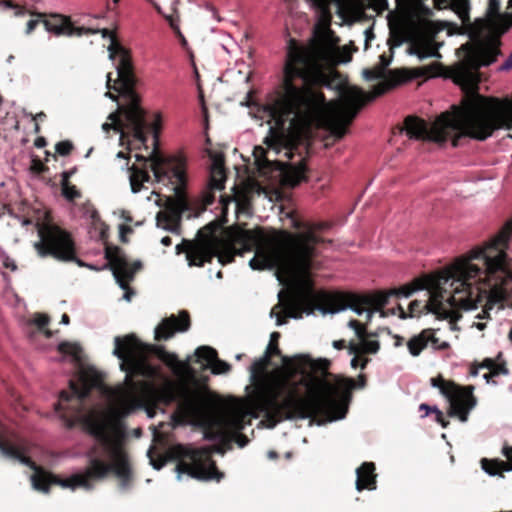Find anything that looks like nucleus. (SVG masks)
Wrapping results in <instances>:
<instances>
[{"instance_id":"obj_42","label":"nucleus","mask_w":512,"mask_h":512,"mask_svg":"<svg viewBox=\"0 0 512 512\" xmlns=\"http://www.w3.org/2000/svg\"><path fill=\"white\" fill-rule=\"evenodd\" d=\"M429 344L434 350L437 351H445L450 348V344L446 341H440L439 338L435 336V330L432 329V337L429 339Z\"/></svg>"},{"instance_id":"obj_49","label":"nucleus","mask_w":512,"mask_h":512,"mask_svg":"<svg viewBox=\"0 0 512 512\" xmlns=\"http://www.w3.org/2000/svg\"><path fill=\"white\" fill-rule=\"evenodd\" d=\"M368 362H369L368 358L360 359L359 355H355L351 360V366L354 369H356L358 366H360L361 369H365Z\"/></svg>"},{"instance_id":"obj_26","label":"nucleus","mask_w":512,"mask_h":512,"mask_svg":"<svg viewBox=\"0 0 512 512\" xmlns=\"http://www.w3.org/2000/svg\"><path fill=\"white\" fill-rule=\"evenodd\" d=\"M432 337V328L422 330L419 334L414 335L407 342L409 353L413 357H417L429 345V339Z\"/></svg>"},{"instance_id":"obj_61","label":"nucleus","mask_w":512,"mask_h":512,"mask_svg":"<svg viewBox=\"0 0 512 512\" xmlns=\"http://www.w3.org/2000/svg\"><path fill=\"white\" fill-rule=\"evenodd\" d=\"M332 345L335 349L342 350V349L346 348V341L344 339L334 340Z\"/></svg>"},{"instance_id":"obj_64","label":"nucleus","mask_w":512,"mask_h":512,"mask_svg":"<svg viewBox=\"0 0 512 512\" xmlns=\"http://www.w3.org/2000/svg\"><path fill=\"white\" fill-rule=\"evenodd\" d=\"M366 381H367L366 376H365L364 374H360V375L358 376V379H357V386H358L359 388H363V387H365V385H366Z\"/></svg>"},{"instance_id":"obj_10","label":"nucleus","mask_w":512,"mask_h":512,"mask_svg":"<svg viewBox=\"0 0 512 512\" xmlns=\"http://www.w3.org/2000/svg\"><path fill=\"white\" fill-rule=\"evenodd\" d=\"M404 81V72L395 69L388 72L385 81L375 85L371 96H367L364 90L357 86L341 89L340 98L329 103V113L325 118L326 129L336 140L342 139L367 101L385 94Z\"/></svg>"},{"instance_id":"obj_38","label":"nucleus","mask_w":512,"mask_h":512,"mask_svg":"<svg viewBox=\"0 0 512 512\" xmlns=\"http://www.w3.org/2000/svg\"><path fill=\"white\" fill-rule=\"evenodd\" d=\"M362 354H375L380 349V343L377 340L365 339L361 342Z\"/></svg>"},{"instance_id":"obj_46","label":"nucleus","mask_w":512,"mask_h":512,"mask_svg":"<svg viewBox=\"0 0 512 512\" xmlns=\"http://www.w3.org/2000/svg\"><path fill=\"white\" fill-rule=\"evenodd\" d=\"M422 312V305L419 300H413L409 304V317H414Z\"/></svg>"},{"instance_id":"obj_43","label":"nucleus","mask_w":512,"mask_h":512,"mask_svg":"<svg viewBox=\"0 0 512 512\" xmlns=\"http://www.w3.org/2000/svg\"><path fill=\"white\" fill-rule=\"evenodd\" d=\"M72 149H73V144L68 140L60 141L55 146L56 152L61 156L69 155L71 153Z\"/></svg>"},{"instance_id":"obj_39","label":"nucleus","mask_w":512,"mask_h":512,"mask_svg":"<svg viewBox=\"0 0 512 512\" xmlns=\"http://www.w3.org/2000/svg\"><path fill=\"white\" fill-rule=\"evenodd\" d=\"M363 75L366 80H378L382 79L385 76V72L383 71V67H375L372 69H365L363 71Z\"/></svg>"},{"instance_id":"obj_32","label":"nucleus","mask_w":512,"mask_h":512,"mask_svg":"<svg viewBox=\"0 0 512 512\" xmlns=\"http://www.w3.org/2000/svg\"><path fill=\"white\" fill-rule=\"evenodd\" d=\"M57 349L60 353L70 355L75 360L81 359L82 348L77 343L64 341L58 344Z\"/></svg>"},{"instance_id":"obj_5","label":"nucleus","mask_w":512,"mask_h":512,"mask_svg":"<svg viewBox=\"0 0 512 512\" xmlns=\"http://www.w3.org/2000/svg\"><path fill=\"white\" fill-rule=\"evenodd\" d=\"M325 240L312 229L291 233L286 230L265 232L263 228L246 229L239 225L226 226V264L234 261L236 255L255 252L249 265L253 270L279 267L288 274L304 279V284L286 303L284 312L276 314V325L281 326L287 318H301L303 313L311 314L315 309L337 313L331 297L336 293L317 292L309 280L313 260L317 256L316 246Z\"/></svg>"},{"instance_id":"obj_28","label":"nucleus","mask_w":512,"mask_h":512,"mask_svg":"<svg viewBox=\"0 0 512 512\" xmlns=\"http://www.w3.org/2000/svg\"><path fill=\"white\" fill-rule=\"evenodd\" d=\"M410 53L417 55L420 60L429 57H441L440 53L438 52V48L430 40H421L415 42L411 47Z\"/></svg>"},{"instance_id":"obj_16","label":"nucleus","mask_w":512,"mask_h":512,"mask_svg":"<svg viewBox=\"0 0 512 512\" xmlns=\"http://www.w3.org/2000/svg\"><path fill=\"white\" fill-rule=\"evenodd\" d=\"M105 259L106 262L102 266L88 263L86 267L95 271L110 269L121 289L127 288V283L123 278L133 280L135 273L142 267L140 260H136L130 264L124 252L118 247L106 248Z\"/></svg>"},{"instance_id":"obj_34","label":"nucleus","mask_w":512,"mask_h":512,"mask_svg":"<svg viewBox=\"0 0 512 512\" xmlns=\"http://www.w3.org/2000/svg\"><path fill=\"white\" fill-rule=\"evenodd\" d=\"M348 326L355 331L356 336L358 337V339L361 342L364 341L365 339H367L370 336L371 337H376L377 336L376 333H370L369 334L367 332L366 325L362 324L361 322H359L356 319H351L348 322Z\"/></svg>"},{"instance_id":"obj_60","label":"nucleus","mask_w":512,"mask_h":512,"mask_svg":"<svg viewBox=\"0 0 512 512\" xmlns=\"http://www.w3.org/2000/svg\"><path fill=\"white\" fill-rule=\"evenodd\" d=\"M512 69V53L506 59V61L499 67L500 71H509Z\"/></svg>"},{"instance_id":"obj_48","label":"nucleus","mask_w":512,"mask_h":512,"mask_svg":"<svg viewBox=\"0 0 512 512\" xmlns=\"http://www.w3.org/2000/svg\"><path fill=\"white\" fill-rule=\"evenodd\" d=\"M433 413L435 414L436 416V421L443 427V428H447L448 425H449V421L446 420V418L444 417L442 411H440L437 407H433Z\"/></svg>"},{"instance_id":"obj_9","label":"nucleus","mask_w":512,"mask_h":512,"mask_svg":"<svg viewBox=\"0 0 512 512\" xmlns=\"http://www.w3.org/2000/svg\"><path fill=\"white\" fill-rule=\"evenodd\" d=\"M283 365L290 369V375L293 380L297 374L301 375V378H305L307 381L306 385H299L309 389V394L305 398H310L315 394L329 395L335 401V405L330 409L328 415L315 414L310 416L308 419L317 420L319 424L326 421H333L345 417L347 407L340 403L335 394H341L345 398L351 396V391L356 387V382L352 378H338L336 385L320 379L317 375L326 377L329 374L328 369L330 367V361L328 359H312L309 355H297L292 358L288 356H282ZM304 397V395H302Z\"/></svg>"},{"instance_id":"obj_24","label":"nucleus","mask_w":512,"mask_h":512,"mask_svg":"<svg viewBox=\"0 0 512 512\" xmlns=\"http://www.w3.org/2000/svg\"><path fill=\"white\" fill-rule=\"evenodd\" d=\"M306 172L307 167L304 159H301L296 165L286 164L281 172V183L287 188H295L301 182L307 180Z\"/></svg>"},{"instance_id":"obj_45","label":"nucleus","mask_w":512,"mask_h":512,"mask_svg":"<svg viewBox=\"0 0 512 512\" xmlns=\"http://www.w3.org/2000/svg\"><path fill=\"white\" fill-rule=\"evenodd\" d=\"M509 373V369L507 368V365L505 362L502 363H494V368L491 372L494 376L499 375H507Z\"/></svg>"},{"instance_id":"obj_8","label":"nucleus","mask_w":512,"mask_h":512,"mask_svg":"<svg viewBox=\"0 0 512 512\" xmlns=\"http://www.w3.org/2000/svg\"><path fill=\"white\" fill-rule=\"evenodd\" d=\"M156 402L169 405L178 401L177 411L173 415L174 425H193L203 428L222 426L224 422V403L215 400L207 391H190L184 386L165 380L151 391Z\"/></svg>"},{"instance_id":"obj_20","label":"nucleus","mask_w":512,"mask_h":512,"mask_svg":"<svg viewBox=\"0 0 512 512\" xmlns=\"http://www.w3.org/2000/svg\"><path fill=\"white\" fill-rule=\"evenodd\" d=\"M97 380H93L92 383H89L85 377V375H81L78 382L70 381V391H61L59 395V401L56 404V410H66L69 409L67 404L75 400L76 405L73 406V409L76 411L80 410V406L82 401L87 398L90 394V390L92 386L96 385Z\"/></svg>"},{"instance_id":"obj_12","label":"nucleus","mask_w":512,"mask_h":512,"mask_svg":"<svg viewBox=\"0 0 512 512\" xmlns=\"http://www.w3.org/2000/svg\"><path fill=\"white\" fill-rule=\"evenodd\" d=\"M170 455L178 460L175 470L179 479L183 473L198 480L217 479L219 481L222 477L207 447L196 448L192 445L177 444L171 448Z\"/></svg>"},{"instance_id":"obj_25","label":"nucleus","mask_w":512,"mask_h":512,"mask_svg":"<svg viewBox=\"0 0 512 512\" xmlns=\"http://www.w3.org/2000/svg\"><path fill=\"white\" fill-rule=\"evenodd\" d=\"M376 467L373 462H363L356 469V489L358 491H362L364 489L367 490H375L377 487L376 480Z\"/></svg>"},{"instance_id":"obj_6","label":"nucleus","mask_w":512,"mask_h":512,"mask_svg":"<svg viewBox=\"0 0 512 512\" xmlns=\"http://www.w3.org/2000/svg\"><path fill=\"white\" fill-rule=\"evenodd\" d=\"M271 357L263 355L256 359L250 367V381L254 393L246 400L240 401L235 411H230L234 398L226 395V452L232 450L234 444L243 448L248 438L241 433L253 418L263 415L267 427L274 428L284 420L307 419L312 415H328L335 401L329 395L315 394L310 398L302 396L299 385H306L305 378L293 380L290 369H284L270 375L268 368Z\"/></svg>"},{"instance_id":"obj_31","label":"nucleus","mask_w":512,"mask_h":512,"mask_svg":"<svg viewBox=\"0 0 512 512\" xmlns=\"http://www.w3.org/2000/svg\"><path fill=\"white\" fill-rule=\"evenodd\" d=\"M481 466H482V469L486 473H488L489 475H492V476H495L498 474L501 475V473L503 471H507L506 470L507 463L505 461L498 460V459L489 460L487 458H483L481 460Z\"/></svg>"},{"instance_id":"obj_50","label":"nucleus","mask_w":512,"mask_h":512,"mask_svg":"<svg viewBox=\"0 0 512 512\" xmlns=\"http://www.w3.org/2000/svg\"><path fill=\"white\" fill-rule=\"evenodd\" d=\"M75 172H76V167L63 171L61 173V182H60L61 186L70 184L69 179L74 175Z\"/></svg>"},{"instance_id":"obj_37","label":"nucleus","mask_w":512,"mask_h":512,"mask_svg":"<svg viewBox=\"0 0 512 512\" xmlns=\"http://www.w3.org/2000/svg\"><path fill=\"white\" fill-rule=\"evenodd\" d=\"M61 194L67 201H73L81 197V192L74 185L61 186Z\"/></svg>"},{"instance_id":"obj_21","label":"nucleus","mask_w":512,"mask_h":512,"mask_svg":"<svg viewBox=\"0 0 512 512\" xmlns=\"http://www.w3.org/2000/svg\"><path fill=\"white\" fill-rule=\"evenodd\" d=\"M126 127L131 132L133 139L142 145L147 141V122L145 112L138 103H131L125 111Z\"/></svg>"},{"instance_id":"obj_7","label":"nucleus","mask_w":512,"mask_h":512,"mask_svg":"<svg viewBox=\"0 0 512 512\" xmlns=\"http://www.w3.org/2000/svg\"><path fill=\"white\" fill-rule=\"evenodd\" d=\"M512 236V221L501 234L482 248L473 249L466 257L454 263V275L465 297L450 298L451 303L458 301L464 309H471L476 302L489 295L493 303H500L512 296V272L508 268L506 249Z\"/></svg>"},{"instance_id":"obj_56","label":"nucleus","mask_w":512,"mask_h":512,"mask_svg":"<svg viewBox=\"0 0 512 512\" xmlns=\"http://www.w3.org/2000/svg\"><path fill=\"white\" fill-rule=\"evenodd\" d=\"M494 363H495V360L492 359V358H485L480 364H479V367L480 368H486L488 369L489 371L492 372L493 368H494Z\"/></svg>"},{"instance_id":"obj_3","label":"nucleus","mask_w":512,"mask_h":512,"mask_svg":"<svg viewBox=\"0 0 512 512\" xmlns=\"http://www.w3.org/2000/svg\"><path fill=\"white\" fill-rule=\"evenodd\" d=\"M339 39L329 27H315L307 44L290 39L281 83L263 104L250 105V114L274 124L280 131L294 126L309 127L326 105L323 87H331L333 61Z\"/></svg>"},{"instance_id":"obj_33","label":"nucleus","mask_w":512,"mask_h":512,"mask_svg":"<svg viewBox=\"0 0 512 512\" xmlns=\"http://www.w3.org/2000/svg\"><path fill=\"white\" fill-rule=\"evenodd\" d=\"M111 81H112L111 73H108L107 74V82H106V87H107L108 91L105 93V96L112 99L113 101L117 100V96L110 92L111 89H114L115 91H118L121 93L129 94V95H131L134 91V88H132L131 90H126L123 87L122 82L119 80V77L115 81L114 85L111 84ZM133 87H135V85Z\"/></svg>"},{"instance_id":"obj_44","label":"nucleus","mask_w":512,"mask_h":512,"mask_svg":"<svg viewBox=\"0 0 512 512\" xmlns=\"http://www.w3.org/2000/svg\"><path fill=\"white\" fill-rule=\"evenodd\" d=\"M204 13L206 14L207 18L213 19L216 22L221 21L220 14L218 10L215 8V6L211 3H206L204 6Z\"/></svg>"},{"instance_id":"obj_13","label":"nucleus","mask_w":512,"mask_h":512,"mask_svg":"<svg viewBox=\"0 0 512 512\" xmlns=\"http://www.w3.org/2000/svg\"><path fill=\"white\" fill-rule=\"evenodd\" d=\"M39 241L34 243V248L40 257L52 256L59 261H76L80 267H86L88 263L75 258L74 243L70 234L58 226L42 224L38 228Z\"/></svg>"},{"instance_id":"obj_15","label":"nucleus","mask_w":512,"mask_h":512,"mask_svg":"<svg viewBox=\"0 0 512 512\" xmlns=\"http://www.w3.org/2000/svg\"><path fill=\"white\" fill-rule=\"evenodd\" d=\"M430 383L433 387L438 388L449 401L448 415L457 417L461 422H466L470 411L477 404V399L473 394L474 386H460L454 381L444 379L442 375L431 378Z\"/></svg>"},{"instance_id":"obj_58","label":"nucleus","mask_w":512,"mask_h":512,"mask_svg":"<svg viewBox=\"0 0 512 512\" xmlns=\"http://www.w3.org/2000/svg\"><path fill=\"white\" fill-rule=\"evenodd\" d=\"M366 312V323L371 322L374 312H377L375 310L374 306H366L362 314Z\"/></svg>"},{"instance_id":"obj_2","label":"nucleus","mask_w":512,"mask_h":512,"mask_svg":"<svg viewBox=\"0 0 512 512\" xmlns=\"http://www.w3.org/2000/svg\"><path fill=\"white\" fill-rule=\"evenodd\" d=\"M204 151L210 160V178L201 200L196 202L189 201L185 193L186 174L182 160L175 156L166 157L156 149L152 151L149 158L139 154L135 155L137 161H144L145 167L149 162L150 170L157 184L163 185L173 192L172 196L166 197L164 209L156 215L158 228L180 235L183 215L187 213L189 219L199 217L207 206L214 203L215 193L220 192L218 199L220 213L217 218L199 229L194 239H183L180 244L176 245V253H185L190 267H202L215 257L221 265H224V194L222 193L224 190V153L209 146H206ZM150 179L147 168L132 167L129 177L132 192H139L142 184L149 182Z\"/></svg>"},{"instance_id":"obj_18","label":"nucleus","mask_w":512,"mask_h":512,"mask_svg":"<svg viewBox=\"0 0 512 512\" xmlns=\"http://www.w3.org/2000/svg\"><path fill=\"white\" fill-rule=\"evenodd\" d=\"M508 8H512V0H509ZM488 14L491 17L498 18L497 28L499 30V33L497 35L490 36L485 41H476V42H472V43L468 42V43L463 44L460 47V50H462L464 52V57L462 58V60H464L466 58L467 53H468V49H466L464 47L466 45L485 44V45H487V47H489L491 49L494 48V45H495L496 48H495L494 52L497 51V54H495V60L492 63H494L497 60L498 56L501 55L500 46L502 43H501L500 37L502 34L507 32L512 27V11L504 13V14H500V0H489Z\"/></svg>"},{"instance_id":"obj_63","label":"nucleus","mask_w":512,"mask_h":512,"mask_svg":"<svg viewBox=\"0 0 512 512\" xmlns=\"http://www.w3.org/2000/svg\"><path fill=\"white\" fill-rule=\"evenodd\" d=\"M380 61H381V63L378 67H383V71L385 72V68L390 64V60L387 59L385 54H382L380 56Z\"/></svg>"},{"instance_id":"obj_40","label":"nucleus","mask_w":512,"mask_h":512,"mask_svg":"<svg viewBox=\"0 0 512 512\" xmlns=\"http://www.w3.org/2000/svg\"><path fill=\"white\" fill-rule=\"evenodd\" d=\"M255 161L259 167L266 166L269 160L266 158V150L261 146H256L253 151Z\"/></svg>"},{"instance_id":"obj_41","label":"nucleus","mask_w":512,"mask_h":512,"mask_svg":"<svg viewBox=\"0 0 512 512\" xmlns=\"http://www.w3.org/2000/svg\"><path fill=\"white\" fill-rule=\"evenodd\" d=\"M153 453H154V448L150 447L149 450L147 451V456L149 457L150 464L152 465V467L154 469L160 470L162 467L165 466V464L167 462V458L160 456L158 459H155L153 456Z\"/></svg>"},{"instance_id":"obj_4","label":"nucleus","mask_w":512,"mask_h":512,"mask_svg":"<svg viewBox=\"0 0 512 512\" xmlns=\"http://www.w3.org/2000/svg\"><path fill=\"white\" fill-rule=\"evenodd\" d=\"M467 56L451 69L453 81L464 92L461 104L452 106L434 121L431 127L418 116H407L404 129L410 139L429 140L445 143L451 139L457 147L463 137L485 141L498 130H512V96L502 98L485 96L479 93L480 68L489 66L495 60L494 48L485 44L466 45Z\"/></svg>"},{"instance_id":"obj_57","label":"nucleus","mask_w":512,"mask_h":512,"mask_svg":"<svg viewBox=\"0 0 512 512\" xmlns=\"http://www.w3.org/2000/svg\"><path fill=\"white\" fill-rule=\"evenodd\" d=\"M435 66L434 65H431V66H425V67H421L419 68V74L420 75H424V76H434L436 75V72H434Z\"/></svg>"},{"instance_id":"obj_55","label":"nucleus","mask_w":512,"mask_h":512,"mask_svg":"<svg viewBox=\"0 0 512 512\" xmlns=\"http://www.w3.org/2000/svg\"><path fill=\"white\" fill-rule=\"evenodd\" d=\"M102 129H103L105 132H109L110 130H112V129H113V130H115V131H117V132H120V133H121V136H120V138H121V139H123V138H124V132H123V131H120V128H119L116 124H114V123H111V124H110V123H104V124L102 125Z\"/></svg>"},{"instance_id":"obj_22","label":"nucleus","mask_w":512,"mask_h":512,"mask_svg":"<svg viewBox=\"0 0 512 512\" xmlns=\"http://www.w3.org/2000/svg\"><path fill=\"white\" fill-rule=\"evenodd\" d=\"M155 355L164 362L176 376L187 377L195 379L197 377L198 369L193 365L185 362H180L174 353L165 350L163 346H155Z\"/></svg>"},{"instance_id":"obj_14","label":"nucleus","mask_w":512,"mask_h":512,"mask_svg":"<svg viewBox=\"0 0 512 512\" xmlns=\"http://www.w3.org/2000/svg\"><path fill=\"white\" fill-rule=\"evenodd\" d=\"M444 284H446L450 279L452 280L451 286L453 287V294L447 295V290L441 287V282L435 284V286L430 290V297L425 305V308H427L430 312L437 315L440 319H447L452 318L453 310L452 308H460V303L456 301L455 303H451L450 298L453 296H456L457 298L465 297V291L456 294V289L459 288L460 290L463 289L462 286L459 285V282H457L456 277L454 275V264L449 270V274L443 278ZM483 301H486L484 309L482 310V314H479L477 317L480 319L483 318H490L489 316V309H492V307L496 304L490 301L489 295L486 297H483L481 300L476 302V306L473 307V309H476L479 304H481ZM463 310H465L463 308ZM472 310V308L470 309Z\"/></svg>"},{"instance_id":"obj_54","label":"nucleus","mask_w":512,"mask_h":512,"mask_svg":"<svg viewBox=\"0 0 512 512\" xmlns=\"http://www.w3.org/2000/svg\"><path fill=\"white\" fill-rule=\"evenodd\" d=\"M34 322L37 326H39L40 328L46 326L48 323H49V317L47 315H44V314H37L35 319H34Z\"/></svg>"},{"instance_id":"obj_47","label":"nucleus","mask_w":512,"mask_h":512,"mask_svg":"<svg viewBox=\"0 0 512 512\" xmlns=\"http://www.w3.org/2000/svg\"><path fill=\"white\" fill-rule=\"evenodd\" d=\"M0 258L5 268L11 269L12 271H15L17 269L15 261L12 258H10L6 253H1Z\"/></svg>"},{"instance_id":"obj_35","label":"nucleus","mask_w":512,"mask_h":512,"mask_svg":"<svg viewBox=\"0 0 512 512\" xmlns=\"http://www.w3.org/2000/svg\"><path fill=\"white\" fill-rule=\"evenodd\" d=\"M280 337V334L278 332H273L271 334L270 342L267 346V349L265 351V355H269V357L273 356H279L281 355V351L278 346V338Z\"/></svg>"},{"instance_id":"obj_59","label":"nucleus","mask_w":512,"mask_h":512,"mask_svg":"<svg viewBox=\"0 0 512 512\" xmlns=\"http://www.w3.org/2000/svg\"><path fill=\"white\" fill-rule=\"evenodd\" d=\"M375 310L380 313L381 317H388V316L394 315L396 313V309L395 308L384 309V307H381L380 309H376L375 308Z\"/></svg>"},{"instance_id":"obj_53","label":"nucleus","mask_w":512,"mask_h":512,"mask_svg":"<svg viewBox=\"0 0 512 512\" xmlns=\"http://www.w3.org/2000/svg\"><path fill=\"white\" fill-rule=\"evenodd\" d=\"M503 454L504 456L507 458V466H506V470L507 471H510L512 470V447L510 446H505L503 448Z\"/></svg>"},{"instance_id":"obj_30","label":"nucleus","mask_w":512,"mask_h":512,"mask_svg":"<svg viewBox=\"0 0 512 512\" xmlns=\"http://www.w3.org/2000/svg\"><path fill=\"white\" fill-rule=\"evenodd\" d=\"M30 15L34 17L44 18L45 14L42 12H37L35 10L34 5H30L27 0H21L20 3H16L13 7V15L15 17H23L25 15Z\"/></svg>"},{"instance_id":"obj_19","label":"nucleus","mask_w":512,"mask_h":512,"mask_svg":"<svg viewBox=\"0 0 512 512\" xmlns=\"http://www.w3.org/2000/svg\"><path fill=\"white\" fill-rule=\"evenodd\" d=\"M191 325L190 315L186 310H182L178 315L171 314L169 317L162 319V321L155 328V339L158 341L168 340L176 333H183L189 330Z\"/></svg>"},{"instance_id":"obj_36","label":"nucleus","mask_w":512,"mask_h":512,"mask_svg":"<svg viewBox=\"0 0 512 512\" xmlns=\"http://www.w3.org/2000/svg\"><path fill=\"white\" fill-rule=\"evenodd\" d=\"M99 31H100L99 29H94V28L75 27L70 22L69 27H68L67 36H69V37H71V36H78V37H80V36L88 35V34H98Z\"/></svg>"},{"instance_id":"obj_17","label":"nucleus","mask_w":512,"mask_h":512,"mask_svg":"<svg viewBox=\"0 0 512 512\" xmlns=\"http://www.w3.org/2000/svg\"><path fill=\"white\" fill-rule=\"evenodd\" d=\"M99 30L98 33H101L103 38L110 39V45L108 46L109 58L115 64L119 80L126 90H131L136 84V78L129 52L116 41L115 36L108 29Z\"/></svg>"},{"instance_id":"obj_62","label":"nucleus","mask_w":512,"mask_h":512,"mask_svg":"<svg viewBox=\"0 0 512 512\" xmlns=\"http://www.w3.org/2000/svg\"><path fill=\"white\" fill-rule=\"evenodd\" d=\"M16 3L12 0H0V7H3L4 9H11L13 10V7Z\"/></svg>"},{"instance_id":"obj_11","label":"nucleus","mask_w":512,"mask_h":512,"mask_svg":"<svg viewBox=\"0 0 512 512\" xmlns=\"http://www.w3.org/2000/svg\"><path fill=\"white\" fill-rule=\"evenodd\" d=\"M430 282L431 280L426 277L416 278L409 284L387 292H377L374 294L336 293V296L331 297V301L336 305L334 311H343L349 308L356 314L362 315L366 306H374L376 309H380L388 304L391 296L407 298L415 291L428 288Z\"/></svg>"},{"instance_id":"obj_52","label":"nucleus","mask_w":512,"mask_h":512,"mask_svg":"<svg viewBox=\"0 0 512 512\" xmlns=\"http://www.w3.org/2000/svg\"><path fill=\"white\" fill-rule=\"evenodd\" d=\"M346 348L349 354H353L354 356L362 354L361 343L350 342L349 345L346 344Z\"/></svg>"},{"instance_id":"obj_23","label":"nucleus","mask_w":512,"mask_h":512,"mask_svg":"<svg viewBox=\"0 0 512 512\" xmlns=\"http://www.w3.org/2000/svg\"><path fill=\"white\" fill-rule=\"evenodd\" d=\"M195 363L199 368L209 369L212 374L224 373V362L217 358L216 351L209 346H200L195 350Z\"/></svg>"},{"instance_id":"obj_27","label":"nucleus","mask_w":512,"mask_h":512,"mask_svg":"<svg viewBox=\"0 0 512 512\" xmlns=\"http://www.w3.org/2000/svg\"><path fill=\"white\" fill-rule=\"evenodd\" d=\"M52 18L59 20V23H54L50 20H42L45 30L56 36L66 35L70 24V17L61 14H52Z\"/></svg>"},{"instance_id":"obj_1","label":"nucleus","mask_w":512,"mask_h":512,"mask_svg":"<svg viewBox=\"0 0 512 512\" xmlns=\"http://www.w3.org/2000/svg\"><path fill=\"white\" fill-rule=\"evenodd\" d=\"M113 355L121 360L120 368L126 372L124 385L111 391L113 405L107 413L89 415L85 419L88 433L96 443L87 451L89 465L70 475L66 479L46 474L27 456L25 447L7 444L0 439V452L9 459L17 460L35 471L31 476L34 489L47 493L52 484L75 490H91L96 482L104 479L111 471L120 478V487L126 490L130 486V466L122 447L125 437L123 419L142 407V402L134 395L132 375L144 373L145 364L138 359L140 343L134 335L114 338Z\"/></svg>"},{"instance_id":"obj_29","label":"nucleus","mask_w":512,"mask_h":512,"mask_svg":"<svg viewBox=\"0 0 512 512\" xmlns=\"http://www.w3.org/2000/svg\"><path fill=\"white\" fill-rule=\"evenodd\" d=\"M354 6L361 12L372 9L377 13H382L388 9V0H354Z\"/></svg>"},{"instance_id":"obj_51","label":"nucleus","mask_w":512,"mask_h":512,"mask_svg":"<svg viewBox=\"0 0 512 512\" xmlns=\"http://www.w3.org/2000/svg\"><path fill=\"white\" fill-rule=\"evenodd\" d=\"M42 18L36 17V19H30L26 24L25 34L30 35L37 27V25L41 22Z\"/></svg>"}]
</instances>
